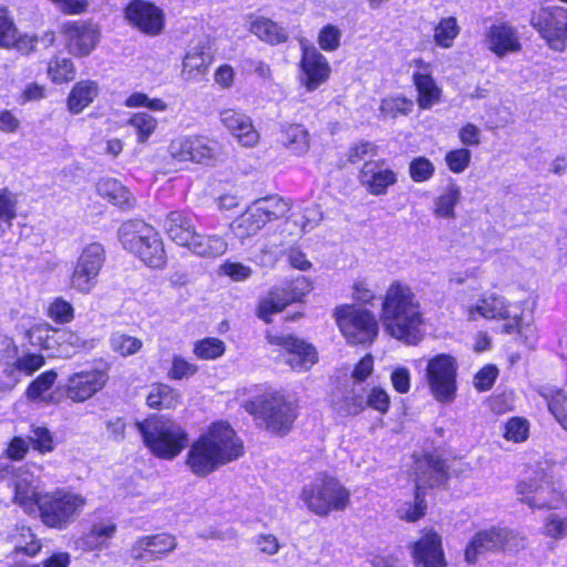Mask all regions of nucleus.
<instances>
[{
  "label": "nucleus",
  "mask_w": 567,
  "mask_h": 567,
  "mask_svg": "<svg viewBox=\"0 0 567 567\" xmlns=\"http://www.w3.org/2000/svg\"><path fill=\"white\" fill-rule=\"evenodd\" d=\"M381 320L386 334L406 344L416 346L424 338V316L412 288L392 281L382 298Z\"/></svg>",
  "instance_id": "obj_1"
},
{
  "label": "nucleus",
  "mask_w": 567,
  "mask_h": 567,
  "mask_svg": "<svg viewBox=\"0 0 567 567\" xmlns=\"http://www.w3.org/2000/svg\"><path fill=\"white\" fill-rule=\"evenodd\" d=\"M243 452V442L234 429L226 422H214L190 444L186 466L194 475L205 477Z\"/></svg>",
  "instance_id": "obj_2"
},
{
  "label": "nucleus",
  "mask_w": 567,
  "mask_h": 567,
  "mask_svg": "<svg viewBox=\"0 0 567 567\" xmlns=\"http://www.w3.org/2000/svg\"><path fill=\"white\" fill-rule=\"evenodd\" d=\"M237 395L243 408L272 432H288L296 419L295 406L280 391L268 385H251L238 391Z\"/></svg>",
  "instance_id": "obj_3"
},
{
  "label": "nucleus",
  "mask_w": 567,
  "mask_h": 567,
  "mask_svg": "<svg viewBox=\"0 0 567 567\" xmlns=\"http://www.w3.org/2000/svg\"><path fill=\"white\" fill-rule=\"evenodd\" d=\"M145 446L156 457L173 460L187 446L186 429L171 417L154 415L137 423Z\"/></svg>",
  "instance_id": "obj_4"
},
{
  "label": "nucleus",
  "mask_w": 567,
  "mask_h": 567,
  "mask_svg": "<svg viewBox=\"0 0 567 567\" xmlns=\"http://www.w3.org/2000/svg\"><path fill=\"white\" fill-rule=\"evenodd\" d=\"M122 247L137 256L151 268H162L166 256L158 233L151 225L140 219L127 220L118 229Z\"/></svg>",
  "instance_id": "obj_5"
},
{
  "label": "nucleus",
  "mask_w": 567,
  "mask_h": 567,
  "mask_svg": "<svg viewBox=\"0 0 567 567\" xmlns=\"http://www.w3.org/2000/svg\"><path fill=\"white\" fill-rule=\"evenodd\" d=\"M299 498L310 513L323 517L344 509L350 493L336 477L320 473L302 486Z\"/></svg>",
  "instance_id": "obj_6"
},
{
  "label": "nucleus",
  "mask_w": 567,
  "mask_h": 567,
  "mask_svg": "<svg viewBox=\"0 0 567 567\" xmlns=\"http://www.w3.org/2000/svg\"><path fill=\"white\" fill-rule=\"evenodd\" d=\"M85 505L86 498L82 494L59 487L44 493L38 514L47 527L63 530L75 522Z\"/></svg>",
  "instance_id": "obj_7"
},
{
  "label": "nucleus",
  "mask_w": 567,
  "mask_h": 567,
  "mask_svg": "<svg viewBox=\"0 0 567 567\" xmlns=\"http://www.w3.org/2000/svg\"><path fill=\"white\" fill-rule=\"evenodd\" d=\"M289 208L288 202L279 196L259 198L230 224V229L239 239L251 237L267 223L284 217Z\"/></svg>",
  "instance_id": "obj_8"
},
{
  "label": "nucleus",
  "mask_w": 567,
  "mask_h": 567,
  "mask_svg": "<svg viewBox=\"0 0 567 567\" xmlns=\"http://www.w3.org/2000/svg\"><path fill=\"white\" fill-rule=\"evenodd\" d=\"M289 208L288 202L279 196L259 198L230 224V229L239 239L251 237L267 223L284 217Z\"/></svg>",
  "instance_id": "obj_9"
},
{
  "label": "nucleus",
  "mask_w": 567,
  "mask_h": 567,
  "mask_svg": "<svg viewBox=\"0 0 567 567\" xmlns=\"http://www.w3.org/2000/svg\"><path fill=\"white\" fill-rule=\"evenodd\" d=\"M167 153L175 163L212 166L218 157V143L197 134H181L171 140Z\"/></svg>",
  "instance_id": "obj_10"
},
{
  "label": "nucleus",
  "mask_w": 567,
  "mask_h": 567,
  "mask_svg": "<svg viewBox=\"0 0 567 567\" xmlns=\"http://www.w3.org/2000/svg\"><path fill=\"white\" fill-rule=\"evenodd\" d=\"M105 261V251L101 244L85 245L72 267L70 287L79 293L93 291Z\"/></svg>",
  "instance_id": "obj_11"
},
{
  "label": "nucleus",
  "mask_w": 567,
  "mask_h": 567,
  "mask_svg": "<svg viewBox=\"0 0 567 567\" xmlns=\"http://www.w3.org/2000/svg\"><path fill=\"white\" fill-rule=\"evenodd\" d=\"M268 342L278 352L276 359L285 362L292 370L305 372L310 370L318 361L316 349L306 341L292 334L267 333Z\"/></svg>",
  "instance_id": "obj_12"
},
{
  "label": "nucleus",
  "mask_w": 567,
  "mask_h": 567,
  "mask_svg": "<svg viewBox=\"0 0 567 567\" xmlns=\"http://www.w3.org/2000/svg\"><path fill=\"white\" fill-rule=\"evenodd\" d=\"M457 364L449 354H437L426 367V381L432 395L442 403H450L456 394Z\"/></svg>",
  "instance_id": "obj_13"
},
{
  "label": "nucleus",
  "mask_w": 567,
  "mask_h": 567,
  "mask_svg": "<svg viewBox=\"0 0 567 567\" xmlns=\"http://www.w3.org/2000/svg\"><path fill=\"white\" fill-rule=\"evenodd\" d=\"M530 23L551 49L564 50L567 38V10L558 6L542 8L532 14Z\"/></svg>",
  "instance_id": "obj_14"
},
{
  "label": "nucleus",
  "mask_w": 567,
  "mask_h": 567,
  "mask_svg": "<svg viewBox=\"0 0 567 567\" xmlns=\"http://www.w3.org/2000/svg\"><path fill=\"white\" fill-rule=\"evenodd\" d=\"M109 381L105 369H89L72 373L62 386L66 399L82 403L100 392Z\"/></svg>",
  "instance_id": "obj_15"
},
{
  "label": "nucleus",
  "mask_w": 567,
  "mask_h": 567,
  "mask_svg": "<svg viewBox=\"0 0 567 567\" xmlns=\"http://www.w3.org/2000/svg\"><path fill=\"white\" fill-rule=\"evenodd\" d=\"M130 25L147 35H157L164 28L163 11L146 0H132L124 10Z\"/></svg>",
  "instance_id": "obj_16"
},
{
  "label": "nucleus",
  "mask_w": 567,
  "mask_h": 567,
  "mask_svg": "<svg viewBox=\"0 0 567 567\" xmlns=\"http://www.w3.org/2000/svg\"><path fill=\"white\" fill-rule=\"evenodd\" d=\"M61 33L69 52L75 56H86L100 41L96 25L83 21H70L62 25Z\"/></svg>",
  "instance_id": "obj_17"
},
{
  "label": "nucleus",
  "mask_w": 567,
  "mask_h": 567,
  "mask_svg": "<svg viewBox=\"0 0 567 567\" xmlns=\"http://www.w3.org/2000/svg\"><path fill=\"white\" fill-rule=\"evenodd\" d=\"M9 486L13 491L12 501L14 504L29 515L38 513L40 499L44 493L38 489V478L33 473L20 467L14 472Z\"/></svg>",
  "instance_id": "obj_18"
},
{
  "label": "nucleus",
  "mask_w": 567,
  "mask_h": 567,
  "mask_svg": "<svg viewBox=\"0 0 567 567\" xmlns=\"http://www.w3.org/2000/svg\"><path fill=\"white\" fill-rule=\"evenodd\" d=\"M515 535L503 528H491L476 533L465 548V560L468 564L476 563L478 556L491 551L504 550Z\"/></svg>",
  "instance_id": "obj_19"
},
{
  "label": "nucleus",
  "mask_w": 567,
  "mask_h": 567,
  "mask_svg": "<svg viewBox=\"0 0 567 567\" xmlns=\"http://www.w3.org/2000/svg\"><path fill=\"white\" fill-rule=\"evenodd\" d=\"M224 127L236 140V142L246 148H254L259 144L260 134L256 130L252 120L246 113L226 109L219 114Z\"/></svg>",
  "instance_id": "obj_20"
},
{
  "label": "nucleus",
  "mask_w": 567,
  "mask_h": 567,
  "mask_svg": "<svg viewBox=\"0 0 567 567\" xmlns=\"http://www.w3.org/2000/svg\"><path fill=\"white\" fill-rule=\"evenodd\" d=\"M176 539L171 534L143 536L133 544L131 555L136 560L152 563L167 556L176 548Z\"/></svg>",
  "instance_id": "obj_21"
},
{
  "label": "nucleus",
  "mask_w": 567,
  "mask_h": 567,
  "mask_svg": "<svg viewBox=\"0 0 567 567\" xmlns=\"http://www.w3.org/2000/svg\"><path fill=\"white\" fill-rule=\"evenodd\" d=\"M412 557L415 567H447L441 536L432 530L413 544Z\"/></svg>",
  "instance_id": "obj_22"
},
{
  "label": "nucleus",
  "mask_w": 567,
  "mask_h": 567,
  "mask_svg": "<svg viewBox=\"0 0 567 567\" xmlns=\"http://www.w3.org/2000/svg\"><path fill=\"white\" fill-rule=\"evenodd\" d=\"M487 49L498 58L520 51L522 44L515 28L505 22L492 24L485 32Z\"/></svg>",
  "instance_id": "obj_23"
},
{
  "label": "nucleus",
  "mask_w": 567,
  "mask_h": 567,
  "mask_svg": "<svg viewBox=\"0 0 567 567\" xmlns=\"http://www.w3.org/2000/svg\"><path fill=\"white\" fill-rule=\"evenodd\" d=\"M517 491L522 495L520 502L530 508L556 509L564 499V495L549 484L522 482L517 485Z\"/></svg>",
  "instance_id": "obj_24"
},
{
  "label": "nucleus",
  "mask_w": 567,
  "mask_h": 567,
  "mask_svg": "<svg viewBox=\"0 0 567 567\" xmlns=\"http://www.w3.org/2000/svg\"><path fill=\"white\" fill-rule=\"evenodd\" d=\"M330 74L326 58L316 48H303L300 81L308 91H315Z\"/></svg>",
  "instance_id": "obj_25"
},
{
  "label": "nucleus",
  "mask_w": 567,
  "mask_h": 567,
  "mask_svg": "<svg viewBox=\"0 0 567 567\" xmlns=\"http://www.w3.org/2000/svg\"><path fill=\"white\" fill-rule=\"evenodd\" d=\"M360 179L370 194L384 195L388 188L398 181L396 173L385 166L384 161H365L361 168Z\"/></svg>",
  "instance_id": "obj_26"
},
{
  "label": "nucleus",
  "mask_w": 567,
  "mask_h": 567,
  "mask_svg": "<svg viewBox=\"0 0 567 567\" xmlns=\"http://www.w3.org/2000/svg\"><path fill=\"white\" fill-rule=\"evenodd\" d=\"M416 70L413 73V83L417 91V104L421 109L427 110L441 99V90L437 86L432 73V65L421 59L414 61Z\"/></svg>",
  "instance_id": "obj_27"
},
{
  "label": "nucleus",
  "mask_w": 567,
  "mask_h": 567,
  "mask_svg": "<svg viewBox=\"0 0 567 567\" xmlns=\"http://www.w3.org/2000/svg\"><path fill=\"white\" fill-rule=\"evenodd\" d=\"M214 55L209 41L203 40L193 44L187 50L184 60L182 74L187 81H198L208 71Z\"/></svg>",
  "instance_id": "obj_28"
},
{
  "label": "nucleus",
  "mask_w": 567,
  "mask_h": 567,
  "mask_svg": "<svg viewBox=\"0 0 567 567\" xmlns=\"http://www.w3.org/2000/svg\"><path fill=\"white\" fill-rule=\"evenodd\" d=\"M415 488L424 492L427 487L440 486L446 483L449 474L445 462L433 456L425 455L415 462Z\"/></svg>",
  "instance_id": "obj_29"
},
{
  "label": "nucleus",
  "mask_w": 567,
  "mask_h": 567,
  "mask_svg": "<svg viewBox=\"0 0 567 567\" xmlns=\"http://www.w3.org/2000/svg\"><path fill=\"white\" fill-rule=\"evenodd\" d=\"M164 228L168 237L183 247H188L196 234L192 215L184 210L169 213Z\"/></svg>",
  "instance_id": "obj_30"
},
{
  "label": "nucleus",
  "mask_w": 567,
  "mask_h": 567,
  "mask_svg": "<svg viewBox=\"0 0 567 567\" xmlns=\"http://www.w3.org/2000/svg\"><path fill=\"white\" fill-rule=\"evenodd\" d=\"M354 370H350L341 379L338 377L336 386L331 392L330 403L332 410L340 417L349 416L354 404Z\"/></svg>",
  "instance_id": "obj_31"
},
{
  "label": "nucleus",
  "mask_w": 567,
  "mask_h": 567,
  "mask_svg": "<svg viewBox=\"0 0 567 567\" xmlns=\"http://www.w3.org/2000/svg\"><path fill=\"white\" fill-rule=\"evenodd\" d=\"M279 143L290 154L302 156L310 148V135L301 124L285 123L280 125Z\"/></svg>",
  "instance_id": "obj_32"
},
{
  "label": "nucleus",
  "mask_w": 567,
  "mask_h": 567,
  "mask_svg": "<svg viewBox=\"0 0 567 567\" xmlns=\"http://www.w3.org/2000/svg\"><path fill=\"white\" fill-rule=\"evenodd\" d=\"M249 31L260 41L277 45L288 40L287 30L276 21L264 16H249Z\"/></svg>",
  "instance_id": "obj_33"
},
{
  "label": "nucleus",
  "mask_w": 567,
  "mask_h": 567,
  "mask_svg": "<svg viewBox=\"0 0 567 567\" xmlns=\"http://www.w3.org/2000/svg\"><path fill=\"white\" fill-rule=\"evenodd\" d=\"M100 93L97 82L93 80H82L76 82L71 89L66 99V107L71 114L82 113L91 105Z\"/></svg>",
  "instance_id": "obj_34"
},
{
  "label": "nucleus",
  "mask_w": 567,
  "mask_h": 567,
  "mask_svg": "<svg viewBox=\"0 0 567 567\" xmlns=\"http://www.w3.org/2000/svg\"><path fill=\"white\" fill-rule=\"evenodd\" d=\"M506 300L496 295H491L481 299L475 306L467 309V315L471 320L478 318L485 319H509L511 310Z\"/></svg>",
  "instance_id": "obj_35"
},
{
  "label": "nucleus",
  "mask_w": 567,
  "mask_h": 567,
  "mask_svg": "<svg viewBox=\"0 0 567 567\" xmlns=\"http://www.w3.org/2000/svg\"><path fill=\"white\" fill-rule=\"evenodd\" d=\"M116 524L112 518L94 522L87 533L81 538L86 550H102L109 547L110 540L115 536Z\"/></svg>",
  "instance_id": "obj_36"
},
{
  "label": "nucleus",
  "mask_w": 567,
  "mask_h": 567,
  "mask_svg": "<svg viewBox=\"0 0 567 567\" xmlns=\"http://www.w3.org/2000/svg\"><path fill=\"white\" fill-rule=\"evenodd\" d=\"M187 248L197 256L216 258L227 251L228 244L223 236L215 234L202 235L196 233Z\"/></svg>",
  "instance_id": "obj_37"
},
{
  "label": "nucleus",
  "mask_w": 567,
  "mask_h": 567,
  "mask_svg": "<svg viewBox=\"0 0 567 567\" xmlns=\"http://www.w3.org/2000/svg\"><path fill=\"white\" fill-rule=\"evenodd\" d=\"M96 189L100 196L123 209L134 205V197L130 190L114 178H102L97 183Z\"/></svg>",
  "instance_id": "obj_38"
},
{
  "label": "nucleus",
  "mask_w": 567,
  "mask_h": 567,
  "mask_svg": "<svg viewBox=\"0 0 567 567\" xmlns=\"http://www.w3.org/2000/svg\"><path fill=\"white\" fill-rule=\"evenodd\" d=\"M58 374L53 370L41 373L33 380L25 391L27 399L39 403H56L58 400L51 388L55 383Z\"/></svg>",
  "instance_id": "obj_39"
},
{
  "label": "nucleus",
  "mask_w": 567,
  "mask_h": 567,
  "mask_svg": "<svg viewBox=\"0 0 567 567\" xmlns=\"http://www.w3.org/2000/svg\"><path fill=\"white\" fill-rule=\"evenodd\" d=\"M181 393L166 383H154L150 386L146 404L152 409H176L181 404Z\"/></svg>",
  "instance_id": "obj_40"
},
{
  "label": "nucleus",
  "mask_w": 567,
  "mask_h": 567,
  "mask_svg": "<svg viewBox=\"0 0 567 567\" xmlns=\"http://www.w3.org/2000/svg\"><path fill=\"white\" fill-rule=\"evenodd\" d=\"M379 334V320L373 309L357 307V343L371 344Z\"/></svg>",
  "instance_id": "obj_41"
},
{
  "label": "nucleus",
  "mask_w": 567,
  "mask_h": 567,
  "mask_svg": "<svg viewBox=\"0 0 567 567\" xmlns=\"http://www.w3.org/2000/svg\"><path fill=\"white\" fill-rule=\"evenodd\" d=\"M461 200V188L457 184L451 183L434 200L433 214L439 218L454 219L455 207Z\"/></svg>",
  "instance_id": "obj_42"
},
{
  "label": "nucleus",
  "mask_w": 567,
  "mask_h": 567,
  "mask_svg": "<svg viewBox=\"0 0 567 567\" xmlns=\"http://www.w3.org/2000/svg\"><path fill=\"white\" fill-rule=\"evenodd\" d=\"M60 331L48 322H39L29 329L27 337L32 346L53 351L58 349L60 336L56 332Z\"/></svg>",
  "instance_id": "obj_43"
},
{
  "label": "nucleus",
  "mask_w": 567,
  "mask_h": 567,
  "mask_svg": "<svg viewBox=\"0 0 567 567\" xmlns=\"http://www.w3.org/2000/svg\"><path fill=\"white\" fill-rule=\"evenodd\" d=\"M289 305L287 292L275 288L262 297L258 305L257 315L265 322H271V317L281 312Z\"/></svg>",
  "instance_id": "obj_44"
},
{
  "label": "nucleus",
  "mask_w": 567,
  "mask_h": 567,
  "mask_svg": "<svg viewBox=\"0 0 567 567\" xmlns=\"http://www.w3.org/2000/svg\"><path fill=\"white\" fill-rule=\"evenodd\" d=\"M44 365V358L41 354H25L17 359L12 367H8L4 373L11 379L9 389H12L19 381L17 373L31 375Z\"/></svg>",
  "instance_id": "obj_45"
},
{
  "label": "nucleus",
  "mask_w": 567,
  "mask_h": 567,
  "mask_svg": "<svg viewBox=\"0 0 567 567\" xmlns=\"http://www.w3.org/2000/svg\"><path fill=\"white\" fill-rule=\"evenodd\" d=\"M127 125L134 131L137 143L145 144L156 132L158 122L146 112H136L130 116Z\"/></svg>",
  "instance_id": "obj_46"
},
{
  "label": "nucleus",
  "mask_w": 567,
  "mask_h": 567,
  "mask_svg": "<svg viewBox=\"0 0 567 567\" xmlns=\"http://www.w3.org/2000/svg\"><path fill=\"white\" fill-rule=\"evenodd\" d=\"M503 326V332L517 334L527 347H534L537 341L536 329L532 323H523L522 313H511V318Z\"/></svg>",
  "instance_id": "obj_47"
},
{
  "label": "nucleus",
  "mask_w": 567,
  "mask_h": 567,
  "mask_svg": "<svg viewBox=\"0 0 567 567\" xmlns=\"http://www.w3.org/2000/svg\"><path fill=\"white\" fill-rule=\"evenodd\" d=\"M460 31L461 28L455 17L443 18L433 29L434 42L443 49H450L453 47Z\"/></svg>",
  "instance_id": "obj_48"
},
{
  "label": "nucleus",
  "mask_w": 567,
  "mask_h": 567,
  "mask_svg": "<svg viewBox=\"0 0 567 567\" xmlns=\"http://www.w3.org/2000/svg\"><path fill=\"white\" fill-rule=\"evenodd\" d=\"M12 543L14 544V556L19 557L20 555L34 556L40 549L41 545L37 539L35 535L29 527H20L12 535Z\"/></svg>",
  "instance_id": "obj_49"
},
{
  "label": "nucleus",
  "mask_w": 567,
  "mask_h": 567,
  "mask_svg": "<svg viewBox=\"0 0 567 567\" xmlns=\"http://www.w3.org/2000/svg\"><path fill=\"white\" fill-rule=\"evenodd\" d=\"M412 109V100L396 95L383 99L379 111L382 120H394L398 116L410 114Z\"/></svg>",
  "instance_id": "obj_50"
},
{
  "label": "nucleus",
  "mask_w": 567,
  "mask_h": 567,
  "mask_svg": "<svg viewBox=\"0 0 567 567\" xmlns=\"http://www.w3.org/2000/svg\"><path fill=\"white\" fill-rule=\"evenodd\" d=\"M550 413L557 422L567 431V395L560 390L542 392Z\"/></svg>",
  "instance_id": "obj_51"
},
{
  "label": "nucleus",
  "mask_w": 567,
  "mask_h": 567,
  "mask_svg": "<svg viewBox=\"0 0 567 567\" xmlns=\"http://www.w3.org/2000/svg\"><path fill=\"white\" fill-rule=\"evenodd\" d=\"M48 76L55 84L70 82L75 76L73 62L68 58H55L49 62Z\"/></svg>",
  "instance_id": "obj_52"
},
{
  "label": "nucleus",
  "mask_w": 567,
  "mask_h": 567,
  "mask_svg": "<svg viewBox=\"0 0 567 567\" xmlns=\"http://www.w3.org/2000/svg\"><path fill=\"white\" fill-rule=\"evenodd\" d=\"M425 492L415 488L413 501L405 502L398 509V515L406 522H416L425 515Z\"/></svg>",
  "instance_id": "obj_53"
},
{
  "label": "nucleus",
  "mask_w": 567,
  "mask_h": 567,
  "mask_svg": "<svg viewBox=\"0 0 567 567\" xmlns=\"http://www.w3.org/2000/svg\"><path fill=\"white\" fill-rule=\"evenodd\" d=\"M142 340L122 332H114L110 337L111 349L122 357L137 353L142 349Z\"/></svg>",
  "instance_id": "obj_54"
},
{
  "label": "nucleus",
  "mask_w": 567,
  "mask_h": 567,
  "mask_svg": "<svg viewBox=\"0 0 567 567\" xmlns=\"http://www.w3.org/2000/svg\"><path fill=\"white\" fill-rule=\"evenodd\" d=\"M543 535L554 539L561 540L567 538V515L551 512L544 518Z\"/></svg>",
  "instance_id": "obj_55"
},
{
  "label": "nucleus",
  "mask_w": 567,
  "mask_h": 567,
  "mask_svg": "<svg viewBox=\"0 0 567 567\" xmlns=\"http://www.w3.org/2000/svg\"><path fill=\"white\" fill-rule=\"evenodd\" d=\"M17 196L7 188L0 189V231L11 227L17 217Z\"/></svg>",
  "instance_id": "obj_56"
},
{
  "label": "nucleus",
  "mask_w": 567,
  "mask_h": 567,
  "mask_svg": "<svg viewBox=\"0 0 567 567\" xmlns=\"http://www.w3.org/2000/svg\"><path fill=\"white\" fill-rule=\"evenodd\" d=\"M225 343L217 338H205L194 344V354L200 360H215L225 353Z\"/></svg>",
  "instance_id": "obj_57"
},
{
  "label": "nucleus",
  "mask_w": 567,
  "mask_h": 567,
  "mask_svg": "<svg viewBox=\"0 0 567 567\" xmlns=\"http://www.w3.org/2000/svg\"><path fill=\"white\" fill-rule=\"evenodd\" d=\"M334 317L348 343H354V307L350 305L340 306L336 309Z\"/></svg>",
  "instance_id": "obj_58"
},
{
  "label": "nucleus",
  "mask_w": 567,
  "mask_h": 567,
  "mask_svg": "<svg viewBox=\"0 0 567 567\" xmlns=\"http://www.w3.org/2000/svg\"><path fill=\"white\" fill-rule=\"evenodd\" d=\"M48 316L56 323H69L74 319V308L71 302L56 297L49 303Z\"/></svg>",
  "instance_id": "obj_59"
},
{
  "label": "nucleus",
  "mask_w": 567,
  "mask_h": 567,
  "mask_svg": "<svg viewBox=\"0 0 567 567\" xmlns=\"http://www.w3.org/2000/svg\"><path fill=\"white\" fill-rule=\"evenodd\" d=\"M198 368L195 363L182 355L175 354L172 358V365L167 372V378L174 381L189 379L196 374Z\"/></svg>",
  "instance_id": "obj_60"
},
{
  "label": "nucleus",
  "mask_w": 567,
  "mask_h": 567,
  "mask_svg": "<svg viewBox=\"0 0 567 567\" xmlns=\"http://www.w3.org/2000/svg\"><path fill=\"white\" fill-rule=\"evenodd\" d=\"M410 177L415 183H423L431 179L435 173L434 164L424 156L415 157L409 165Z\"/></svg>",
  "instance_id": "obj_61"
},
{
  "label": "nucleus",
  "mask_w": 567,
  "mask_h": 567,
  "mask_svg": "<svg viewBox=\"0 0 567 567\" xmlns=\"http://www.w3.org/2000/svg\"><path fill=\"white\" fill-rule=\"evenodd\" d=\"M60 336V342L58 344V349L61 353L68 354L69 352L80 351L83 349L91 348L92 344L86 340L82 339L79 334L70 331L61 329L60 332H56Z\"/></svg>",
  "instance_id": "obj_62"
},
{
  "label": "nucleus",
  "mask_w": 567,
  "mask_h": 567,
  "mask_svg": "<svg viewBox=\"0 0 567 567\" xmlns=\"http://www.w3.org/2000/svg\"><path fill=\"white\" fill-rule=\"evenodd\" d=\"M29 442L33 449L40 453H49L54 449L53 436L51 432L43 426H32Z\"/></svg>",
  "instance_id": "obj_63"
},
{
  "label": "nucleus",
  "mask_w": 567,
  "mask_h": 567,
  "mask_svg": "<svg viewBox=\"0 0 567 567\" xmlns=\"http://www.w3.org/2000/svg\"><path fill=\"white\" fill-rule=\"evenodd\" d=\"M471 157V152L467 148H457L445 155V163L451 172L460 174L468 167Z\"/></svg>",
  "instance_id": "obj_64"
}]
</instances>
